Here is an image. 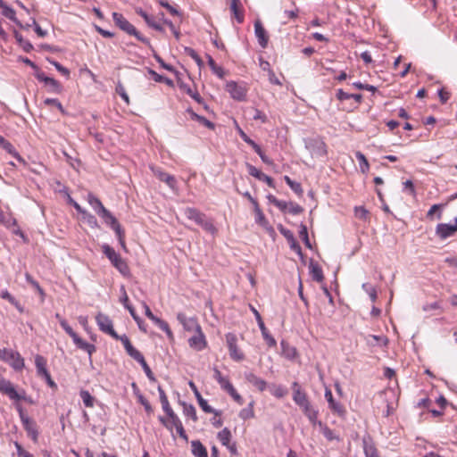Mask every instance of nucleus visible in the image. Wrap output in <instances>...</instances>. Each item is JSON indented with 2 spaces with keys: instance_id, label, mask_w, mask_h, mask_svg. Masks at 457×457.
I'll use <instances>...</instances> for the list:
<instances>
[{
  "instance_id": "obj_17",
  "label": "nucleus",
  "mask_w": 457,
  "mask_h": 457,
  "mask_svg": "<svg viewBox=\"0 0 457 457\" xmlns=\"http://www.w3.org/2000/svg\"><path fill=\"white\" fill-rule=\"evenodd\" d=\"M98 216L104 220V222L109 226L114 232L121 229V226L112 213L107 210H102Z\"/></svg>"
},
{
  "instance_id": "obj_36",
  "label": "nucleus",
  "mask_w": 457,
  "mask_h": 457,
  "mask_svg": "<svg viewBox=\"0 0 457 457\" xmlns=\"http://www.w3.org/2000/svg\"><path fill=\"white\" fill-rule=\"evenodd\" d=\"M269 389L270 394L278 399L287 395V389L281 385L271 384L269 386Z\"/></svg>"
},
{
  "instance_id": "obj_52",
  "label": "nucleus",
  "mask_w": 457,
  "mask_h": 457,
  "mask_svg": "<svg viewBox=\"0 0 457 457\" xmlns=\"http://www.w3.org/2000/svg\"><path fill=\"white\" fill-rule=\"evenodd\" d=\"M198 404L201 407V409L206 413H213L216 416H220L221 414L220 411H217L213 409L212 406H210L205 399L200 401V403Z\"/></svg>"
},
{
  "instance_id": "obj_58",
  "label": "nucleus",
  "mask_w": 457,
  "mask_h": 457,
  "mask_svg": "<svg viewBox=\"0 0 457 457\" xmlns=\"http://www.w3.org/2000/svg\"><path fill=\"white\" fill-rule=\"evenodd\" d=\"M60 325L72 339L78 335L76 332H74V330L71 328V327L69 325L66 320H61Z\"/></svg>"
},
{
  "instance_id": "obj_24",
  "label": "nucleus",
  "mask_w": 457,
  "mask_h": 457,
  "mask_svg": "<svg viewBox=\"0 0 457 457\" xmlns=\"http://www.w3.org/2000/svg\"><path fill=\"white\" fill-rule=\"evenodd\" d=\"M241 5L242 4L240 0H230V11L239 24L243 23L245 19Z\"/></svg>"
},
{
  "instance_id": "obj_15",
  "label": "nucleus",
  "mask_w": 457,
  "mask_h": 457,
  "mask_svg": "<svg viewBox=\"0 0 457 457\" xmlns=\"http://www.w3.org/2000/svg\"><path fill=\"white\" fill-rule=\"evenodd\" d=\"M226 90L233 99L242 101L245 98V89L235 81L228 82L226 84Z\"/></svg>"
},
{
  "instance_id": "obj_40",
  "label": "nucleus",
  "mask_w": 457,
  "mask_h": 457,
  "mask_svg": "<svg viewBox=\"0 0 457 457\" xmlns=\"http://www.w3.org/2000/svg\"><path fill=\"white\" fill-rule=\"evenodd\" d=\"M218 439L224 446H228V444L231 441V432L228 428H224L222 430H220L217 435Z\"/></svg>"
},
{
  "instance_id": "obj_64",
  "label": "nucleus",
  "mask_w": 457,
  "mask_h": 457,
  "mask_svg": "<svg viewBox=\"0 0 457 457\" xmlns=\"http://www.w3.org/2000/svg\"><path fill=\"white\" fill-rule=\"evenodd\" d=\"M228 394L233 398L235 402H237L238 404L242 405L244 403L243 397L237 392L235 387L233 386L230 388V390L228 392Z\"/></svg>"
},
{
  "instance_id": "obj_37",
  "label": "nucleus",
  "mask_w": 457,
  "mask_h": 457,
  "mask_svg": "<svg viewBox=\"0 0 457 457\" xmlns=\"http://www.w3.org/2000/svg\"><path fill=\"white\" fill-rule=\"evenodd\" d=\"M25 279L39 294L41 301L43 302L45 300L46 294L44 289L38 284V282L35 280L29 273L25 274Z\"/></svg>"
},
{
  "instance_id": "obj_46",
  "label": "nucleus",
  "mask_w": 457,
  "mask_h": 457,
  "mask_svg": "<svg viewBox=\"0 0 457 457\" xmlns=\"http://www.w3.org/2000/svg\"><path fill=\"white\" fill-rule=\"evenodd\" d=\"M208 64H209L211 70L212 71V72L214 74H216L219 78L221 79L224 77L223 68L220 66H218L211 55H208Z\"/></svg>"
},
{
  "instance_id": "obj_53",
  "label": "nucleus",
  "mask_w": 457,
  "mask_h": 457,
  "mask_svg": "<svg viewBox=\"0 0 457 457\" xmlns=\"http://www.w3.org/2000/svg\"><path fill=\"white\" fill-rule=\"evenodd\" d=\"M149 73L152 75V77L155 82H164L169 86L173 85V81L170 79L163 77L153 70H150Z\"/></svg>"
},
{
  "instance_id": "obj_59",
  "label": "nucleus",
  "mask_w": 457,
  "mask_h": 457,
  "mask_svg": "<svg viewBox=\"0 0 457 457\" xmlns=\"http://www.w3.org/2000/svg\"><path fill=\"white\" fill-rule=\"evenodd\" d=\"M44 103L46 105H54L56 108H58V110H60L61 112H64V109L62 107V103L56 98H46L45 99Z\"/></svg>"
},
{
  "instance_id": "obj_10",
  "label": "nucleus",
  "mask_w": 457,
  "mask_h": 457,
  "mask_svg": "<svg viewBox=\"0 0 457 457\" xmlns=\"http://www.w3.org/2000/svg\"><path fill=\"white\" fill-rule=\"evenodd\" d=\"M457 232V217L454 218V224L439 223L436 228V235L442 240L453 237Z\"/></svg>"
},
{
  "instance_id": "obj_51",
  "label": "nucleus",
  "mask_w": 457,
  "mask_h": 457,
  "mask_svg": "<svg viewBox=\"0 0 457 457\" xmlns=\"http://www.w3.org/2000/svg\"><path fill=\"white\" fill-rule=\"evenodd\" d=\"M127 353L133 358L135 361H137L139 364L142 363L145 361L144 355L134 346L129 348L127 351Z\"/></svg>"
},
{
  "instance_id": "obj_14",
  "label": "nucleus",
  "mask_w": 457,
  "mask_h": 457,
  "mask_svg": "<svg viewBox=\"0 0 457 457\" xmlns=\"http://www.w3.org/2000/svg\"><path fill=\"white\" fill-rule=\"evenodd\" d=\"M151 169H152V171L154 172V176L157 179H159L162 182H165L170 189L176 190L177 180L173 175H170V174L162 170L160 168L152 167Z\"/></svg>"
},
{
  "instance_id": "obj_57",
  "label": "nucleus",
  "mask_w": 457,
  "mask_h": 457,
  "mask_svg": "<svg viewBox=\"0 0 457 457\" xmlns=\"http://www.w3.org/2000/svg\"><path fill=\"white\" fill-rule=\"evenodd\" d=\"M83 218L91 228H98L99 227L96 218L93 214L89 213L88 212H87L85 213V215H83Z\"/></svg>"
},
{
  "instance_id": "obj_41",
  "label": "nucleus",
  "mask_w": 457,
  "mask_h": 457,
  "mask_svg": "<svg viewBox=\"0 0 457 457\" xmlns=\"http://www.w3.org/2000/svg\"><path fill=\"white\" fill-rule=\"evenodd\" d=\"M2 148H4L8 154L12 155L18 162H21L23 164L25 163L24 159L20 155V154L16 151L14 146L9 141H7L2 146Z\"/></svg>"
},
{
  "instance_id": "obj_31",
  "label": "nucleus",
  "mask_w": 457,
  "mask_h": 457,
  "mask_svg": "<svg viewBox=\"0 0 457 457\" xmlns=\"http://www.w3.org/2000/svg\"><path fill=\"white\" fill-rule=\"evenodd\" d=\"M149 320H151L160 329L165 332L168 337L171 338L173 337L172 331L170 330L169 324L165 320L158 318L154 314Z\"/></svg>"
},
{
  "instance_id": "obj_3",
  "label": "nucleus",
  "mask_w": 457,
  "mask_h": 457,
  "mask_svg": "<svg viewBox=\"0 0 457 457\" xmlns=\"http://www.w3.org/2000/svg\"><path fill=\"white\" fill-rule=\"evenodd\" d=\"M102 251L109 259L114 268H116L121 275L127 277L129 275V268L126 261L115 252V250L107 244L102 245Z\"/></svg>"
},
{
  "instance_id": "obj_8",
  "label": "nucleus",
  "mask_w": 457,
  "mask_h": 457,
  "mask_svg": "<svg viewBox=\"0 0 457 457\" xmlns=\"http://www.w3.org/2000/svg\"><path fill=\"white\" fill-rule=\"evenodd\" d=\"M96 320L101 331L110 335L112 337H118V334L113 329L112 321L107 315L98 313Z\"/></svg>"
},
{
  "instance_id": "obj_9",
  "label": "nucleus",
  "mask_w": 457,
  "mask_h": 457,
  "mask_svg": "<svg viewBox=\"0 0 457 457\" xmlns=\"http://www.w3.org/2000/svg\"><path fill=\"white\" fill-rule=\"evenodd\" d=\"M251 310L256 319V321H257L258 327L262 332V337L264 338V340L266 341V343L268 344L269 346H270V347L275 346L277 345V342H276L275 338L269 333V331H268L267 328L265 327V324L262 319L261 314L253 306H251Z\"/></svg>"
},
{
  "instance_id": "obj_48",
  "label": "nucleus",
  "mask_w": 457,
  "mask_h": 457,
  "mask_svg": "<svg viewBox=\"0 0 457 457\" xmlns=\"http://www.w3.org/2000/svg\"><path fill=\"white\" fill-rule=\"evenodd\" d=\"M115 92L123 99V101L129 104V97L126 92V89L120 81H118L115 87Z\"/></svg>"
},
{
  "instance_id": "obj_43",
  "label": "nucleus",
  "mask_w": 457,
  "mask_h": 457,
  "mask_svg": "<svg viewBox=\"0 0 457 457\" xmlns=\"http://www.w3.org/2000/svg\"><path fill=\"white\" fill-rule=\"evenodd\" d=\"M254 212H255V222L259 224L261 227L267 226L269 224L268 220L264 216L262 211L260 209L259 204H256L254 207Z\"/></svg>"
},
{
  "instance_id": "obj_28",
  "label": "nucleus",
  "mask_w": 457,
  "mask_h": 457,
  "mask_svg": "<svg viewBox=\"0 0 457 457\" xmlns=\"http://www.w3.org/2000/svg\"><path fill=\"white\" fill-rule=\"evenodd\" d=\"M0 8L2 9V14L9 20L14 21L17 25L21 27V23L16 18L15 11L8 6L4 0H0Z\"/></svg>"
},
{
  "instance_id": "obj_63",
  "label": "nucleus",
  "mask_w": 457,
  "mask_h": 457,
  "mask_svg": "<svg viewBox=\"0 0 457 457\" xmlns=\"http://www.w3.org/2000/svg\"><path fill=\"white\" fill-rule=\"evenodd\" d=\"M140 365L142 366L146 377L148 378L149 380L154 382L156 379H155V377L154 375V373L152 372L149 365L147 364V362L145 361V360L140 363Z\"/></svg>"
},
{
  "instance_id": "obj_27",
  "label": "nucleus",
  "mask_w": 457,
  "mask_h": 457,
  "mask_svg": "<svg viewBox=\"0 0 457 457\" xmlns=\"http://www.w3.org/2000/svg\"><path fill=\"white\" fill-rule=\"evenodd\" d=\"M191 452L195 457H208L206 447L199 441H191Z\"/></svg>"
},
{
  "instance_id": "obj_62",
  "label": "nucleus",
  "mask_w": 457,
  "mask_h": 457,
  "mask_svg": "<svg viewBox=\"0 0 457 457\" xmlns=\"http://www.w3.org/2000/svg\"><path fill=\"white\" fill-rule=\"evenodd\" d=\"M278 229L286 237L287 242L293 241V238H295L293 232L291 230L286 228L282 224H279L278 226Z\"/></svg>"
},
{
  "instance_id": "obj_47",
  "label": "nucleus",
  "mask_w": 457,
  "mask_h": 457,
  "mask_svg": "<svg viewBox=\"0 0 457 457\" xmlns=\"http://www.w3.org/2000/svg\"><path fill=\"white\" fill-rule=\"evenodd\" d=\"M182 405L184 415L187 417H190L194 421H196L197 416L195 406L192 404H187L186 403H183Z\"/></svg>"
},
{
  "instance_id": "obj_50",
  "label": "nucleus",
  "mask_w": 457,
  "mask_h": 457,
  "mask_svg": "<svg viewBox=\"0 0 457 457\" xmlns=\"http://www.w3.org/2000/svg\"><path fill=\"white\" fill-rule=\"evenodd\" d=\"M299 237L303 241L304 245L308 248L312 247L310 240H309V237H308L307 227H306V225H304L303 223H301V225H300Z\"/></svg>"
},
{
  "instance_id": "obj_19",
  "label": "nucleus",
  "mask_w": 457,
  "mask_h": 457,
  "mask_svg": "<svg viewBox=\"0 0 457 457\" xmlns=\"http://www.w3.org/2000/svg\"><path fill=\"white\" fill-rule=\"evenodd\" d=\"M246 167L251 176L256 178L261 181L265 182L270 187H275L274 181L271 177L262 173L256 167L250 163H247Z\"/></svg>"
},
{
  "instance_id": "obj_29",
  "label": "nucleus",
  "mask_w": 457,
  "mask_h": 457,
  "mask_svg": "<svg viewBox=\"0 0 457 457\" xmlns=\"http://www.w3.org/2000/svg\"><path fill=\"white\" fill-rule=\"evenodd\" d=\"M187 112L190 115L191 120L197 121L201 125L210 129H214L215 125L211 120H207L205 117L198 115L192 109H187Z\"/></svg>"
},
{
  "instance_id": "obj_16",
  "label": "nucleus",
  "mask_w": 457,
  "mask_h": 457,
  "mask_svg": "<svg viewBox=\"0 0 457 457\" xmlns=\"http://www.w3.org/2000/svg\"><path fill=\"white\" fill-rule=\"evenodd\" d=\"M306 146L313 156L319 157L327 154V145L322 140L312 139Z\"/></svg>"
},
{
  "instance_id": "obj_55",
  "label": "nucleus",
  "mask_w": 457,
  "mask_h": 457,
  "mask_svg": "<svg viewBox=\"0 0 457 457\" xmlns=\"http://www.w3.org/2000/svg\"><path fill=\"white\" fill-rule=\"evenodd\" d=\"M293 215H298L303 212V208L296 203L288 202L287 211Z\"/></svg>"
},
{
  "instance_id": "obj_54",
  "label": "nucleus",
  "mask_w": 457,
  "mask_h": 457,
  "mask_svg": "<svg viewBox=\"0 0 457 457\" xmlns=\"http://www.w3.org/2000/svg\"><path fill=\"white\" fill-rule=\"evenodd\" d=\"M252 117L254 120H260L262 123H265L268 120L266 114L256 108H252Z\"/></svg>"
},
{
  "instance_id": "obj_4",
  "label": "nucleus",
  "mask_w": 457,
  "mask_h": 457,
  "mask_svg": "<svg viewBox=\"0 0 457 457\" xmlns=\"http://www.w3.org/2000/svg\"><path fill=\"white\" fill-rule=\"evenodd\" d=\"M0 359L8 362L15 370H21L24 368V359L15 351L7 348H0Z\"/></svg>"
},
{
  "instance_id": "obj_20",
  "label": "nucleus",
  "mask_w": 457,
  "mask_h": 457,
  "mask_svg": "<svg viewBox=\"0 0 457 457\" xmlns=\"http://www.w3.org/2000/svg\"><path fill=\"white\" fill-rule=\"evenodd\" d=\"M293 400L300 407L309 402L306 393L297 382L292 384Z\"/></svg>"
},
{
  "instance_id": "obj_25",
  "label": "nucleus",
  "mask_w": 457,
  "mask_h": 457,
  "mask_svg": "<svg viewBox=\"0 0 457 457\" xmlns=\"http://www.w3.org/2000/svg\"><path fill=\"white\" fill-rule=\"evenodd\" d=\"M171 420V425L172 428H175L179 436L185 440L186 442L188 441V436L184 429L183 424L178 415L176 413L172 414L169 417Z\"/></svg>"
},
{
  "instance_id": "obj_12",
  "label": "nucleus",
  "mask_w": 457,
  "mask_h": 457,
  "mask_svg": "<svg viewBox=\"0 0 457 457\" xmlns=\"http://www.w3.org/2000/svg\"><path fill=\"white\" fill-rule=\"evenodd\" d=\"M177 320L183 326V328L188 332L200 331L201 326L195 317L187 318L185 313L179 312Z\"/></svg>"
},
{
  "instance_id": "obj_35",
  "label": "nucleus",
  "mask_w": 457,
  "mask_h": 457,
  "mask_svg": "<svg viewBox=\"0 0 457 457\" xmlns=\"http://www.w3.org/2000/svg\"><path fill=\"white\" fill-rule=\"evenodd\" d=\"M362 445L365 457L378 451L372 439L370 436H364L362 438Z\"/></svg>"
},
{
  "instance_id": "obj_23",
  "label": "nucleus",
  "mask_w": 457,
  "mask_h": 457,
  "mask_svg": "<svg viewBox=\"0 0 457 457\" xmlns=\"http://www.w3.org/2000/svg\"><path fill=\"white\" fill-rule=\"evenodd\" d=\"M22 426L24 429L26 430L28 436L34 441L37 442L38 437V431L37 428L36 422L31 419H24L23 421H21Z\"/></svg>"
},
{
  "instance_id": "obj_1",
  "label": "nucleus",
  "mask_w": 457,
  "mask_h": 457,
  "mask_svg": "<svg viewBox=\"0 0 457 457\" xmlns=\"http://www.w3.org/2000/svg\"><path fill=\"white\" fill-rule=\"evenodd\" d=\"M183 213L188 220H194L206 232L212 235H215L217 233V228L213 222L210 219H207L206 215L196 208L187 207L183 210Z\"/></svg>"
},
{
  "instance_id": "obj_2",
  "label": "nucleus",
  "mask_w": 457,
  "mask_h": 457,
  "mask_svg": "<svg viewBox=\"0 0 457 457\" xmlns=\"http://www.w3.org/2000/svg\"><path fill=\"white\" fill-rule=\"evenodd\" d=\"M112 20L115 25L127 34L130 36H134L137 40L142 42L143 44L151 46L150 40L141 35L137 29L121 14L119 12H112Z\"/></svg>"
},
{
  "instance_id": "obj_7",
  "label": "nucleus",
  "mask_w": 457,
  "mask_h": 457,
  "mask_svg": "<svg viewBox=\"0 0 457 457\" xmlns=\"http://www.w3.org/2000/svg\"><path fill=\"white\" fill-rule=\"evenodd\" d=\"M226 342H227V345H228L229 355H230L231 359H233L237 361H242L244 359L245 355L242 352H240V350L237 347V336L233 333H228L226 335Z\"/></svg>"
},
{
  "instance_id": "obj_6",
  "label": "nucleus",
  "mask_w": 457,
  "mask_h": 457,
  "mask_svg": "<svg viewBox=\"0 0 457 457\" xmlns=\"http://www.w3.org/2000/svg\"><path fill=\"white\" fill-rule=\"evenodd\" d=\"M0 392L6 395L11 400H21L25 398V392L18 393L13 384L0 375Z\"/></svg>"
},
{
  "instance_id": "obj_18",
  "label": "nucleus",
  "mask_w": 457,
  "mask_h": 457,
  "mask_svg": "<svg viewBox=\"0 0 457 457\" xmlns=\"http://www.w3.org/2000/svg\"><path fill=\"white\" fill-rule=\"evenodd\" d=\"M254 34L257 37L259 45L262 48L267 47L269 42V36L260 20H256L254 21Z\"/></svg>"
},
{
  "instance_id": "obj_56",
  "label": "nucleus",
  "mask_w": 457,
  "mask_h": 457,
  "mask_svg": "<svg viewBox=\"0 0 457 457\" xmlns=\"http://www.w3.org/2000/svg\"><path fill=\"white\" fill-rule=\"evenodd\" d=\"M159 4L164 7L171 15L173 16H179L180 12L178 9H176L174 6L170 5L167 0H160Z\"/></svg>"
},
{
  "instance_id": "obj_38",
  "label": "nucleus",
  "mask_w": 457,
  "mask_h": 457,
  "mask_svg": "<svg viewBox=\"0 0 457 457\" xmlns=\"http://www.w3.org/2000/svg\"><path fill=\"white\" fill-rule=\"evenodd\" d=\"M355 157L359 162L360 170L362 173H367L370 170V163L365 155L361 152L358 151L355 153Z\"/></svg>"
},
{
  "instance_id": "obj_39",
  "label": "nucleus",
  "mask_w": 457,
  "mask_h": 457,
  "mask_svg": "<svg viewBox=\"0 0 457 457\" xmlns=\"http://www.w3.org/2000/svg\"><path fill=\"white\" fill-rule=\"evenodd\" d=\"M80 398L84 405L87 408H93L95 405L96 399L87 390H81L79 392Z\"/></svg>"
},
{
  "instance_id": "obj_21",
  "label": "nucleus",
  "mask_w": 457,
  "mask_h": 457,
  "mask_svg": "<svg viewBox=\"0 0 457 457\" xmlns=\"http://www.w3.org/2000/svg\"><path fill=\"white\" fill-rule=\"evenodd\" d=\"M245 378L261 392H263L267 388V382L253 372L245 373Z\"/></svg>"
},
{
  "instance_id": "obj_13",
  "label": "nucleus",
  "mask_w": 457,
  "mask_h": 457,
  "mask_svg": "<svg viewBox=\"0 0 457 457\" xmlns=\"http://www.w3.org/2000/svg\"><path fill=\"white\" fill-rule=\"evenodd\" d=\"M188 345L196 351H202L206 347L207 342L202 328L200 331L194 332V335L188 339Z\"/></svg>"
},
{
  "instance_id": "obj_22",
  "label": "nucleus",
  "mask_w": 457,
  "mask_h": 457,
  "mask_svg": "<svg viewBox=\"0 0 457 457\" xmlns=\"http://www.w3.org/2000/svg\"><path fill=\"white\" fill-rule=\"evenodd\" d=\"M75 345L80 349L87 353L89 361H92V354L96 351V347L93 344H89L80 338L78 335L72 339Z\"/></svg>"
},
{
  "instance_id": "obj_61",
  "label": "nucleus",
  "mask_w": 457,
  "mask_h": 457,
  "mask_svg": "<svg viewBox=\"0 0 457 457\" xmlns=\"http://www.w3.org/2000/svg\"><path fill=\"white\" fill-rule=\"evenodd\" d=\"M403 191L407 192V194L411 196H415L416 190L411 180H406L405 182H403Z\"/></svg>"
},
{
  "instance_id": "obj_34",
  "label": "nucleus",
  "mask_w": 457,
  "mask_h": 457,
  "mask_svg": "<svg viewBox=\"0 0 457 457\" xmlns=\"http://www.w3.org/2000/svg\"><path fill=\"white\" fill-rule=\"evenodd\" d=\"M310 273L313 280L317 282H321L324 278L322 269L319 264L311 262L310 264Z\"/></svg>"
},
{
  "instance_id": "obj_32",
  "label": "nucleus",
  "mask_w": 457,
  "mask_h": 457,
  "mask_svg": "<svg viewBox=\"0 0 457 457\" xmlns=\"http://www.w3.org/2000/svg\"><path fill=\"white\" fill-rule=\"evenodd\" d=\"M149 320H151L160 329L165 332L168 337L171 338L173 337L172 331L170 330L169 324L165 320L158 318L154 314Z\"/></svg>"
},
{
  "instance_id": "obj_11",
  "label": "nucleus",
  "mask_w": 457,
  "mask_h": 457,
  "mask_svg": "<svg viewBox=\"0 0 457 457\" xmlns=\"http://www.w3.org/2000/svg\"><path fill=\"white\" fill-rule=\"evenodd\" d=\"M325 398L328 403V408L334 414H337L339 417H345L346 414L345 408L342 403L337 402L332 395V392L329 388L326 387L325 389Z\"/></svg>"
},
{
  "instance_id": "obj_33",
  "label": "nucleus",
  "mask_w": 457,
  "mask_h": 457,
  "mask_svg": "<svg viewBox=\"0 0 457 457\" xmlns=\"http://www.w3.org/2000/svg\"><path fill=\"white\" fill-rule=\"evenodd\" d=\"M14 37L19 44V46L26 52L29 53L31 50H33L32 44L29 41L23 38L22 35L19 33L17 30L13 31Z\"/></svg>"
},
{
  "instance_id": "obj_60",
  "label": "nucleus",
  "mask_w": 457,
  "mask_h": 457,
  "mask_svg": "<svg viewBox=\"0 0 457 457\" xmlns=\"http://www.w3.org/2000/svg\"><path fill=\"white\" fill-rule=\"evenodd\" d=\"M50 63L53 64L55 69L63 76L69 78L70 76V71L65 68L64 66H62L60 62H56V61H50Z\"/></svg>"
},
{
  "instance_id": "obj_5",
  "label": "nucleus",
  "mask_w": 457,
  "mask_h": 457,
  "mask_svg": "<svg viewBox=\"0 0 457 457\" xmlns=\"http://www.w3.org/2000/svg\"><path fill=\"white\" fill-rule=\"evenodd\" d=\"M46 359L39 354L35 357V366L37 369V376L44 378L48 385L54 390L57 389V384L53 380L49 371L46 369Z\"/></svg>"
},
{
  "instance_id": "obj_30",
  "label": "nucleus",
  "mask_w": 457,
  "mask_h": 457,
  "mask_svg": "<svg viewBox=\"0 0 457 457\" xmlns=\"http://www.w3.org/2000/svg\"><path fill=\"white\" fill-rule=\"evenodd\" d=\"M87 201L97 215L102 212V210L105 209L100 199L92 193L87 194Z\"/></svg>"
},
{
  "instance_id": "obj_44",
  "label": "nucleus",
  "mask_w": 457,
  "mask_h": 457,
  "mask_svg": "<svg viewBox=\"0 0 457 457\" xmlns=\"http://www.w3.org/2000/svg\"><path fill=\"white\" fill-rule=\"evenodd\" d=\"M45 84L49 87V91L52 93L59 94L62 92V85L54 78H48Z\"/></svg>"
},
{
  "instance_id": "obj_49",
  "label": "nucleus",
  "mask_w": 457,
  "mask_h": 457,
  "mask_svg": "<svg viewBox=\"0 0 457 457\" xmlns=\"http://www.w3.org/2000/svg\"><path fill=\"white\" fill-rule=\"evenodd\" d=\"M362 289L369 295L370 300L374 303L377 300V290L376 288L370 285V283H363Z\"/></svg>"
},
{
  "instance_id": "obj_42",
  "label": "nucleus",
  "mask_w": 457,
  "mask_h": 457,
  "mask_svg": "<svg viewBox=\"0 0 457 457\" xmlns=\"http://www.w3.org/2000/svg\"><path fill=\"white\" fill-rule=\"evenodd\" d=\"M367 344L369 345L374 346L378 344H382L383 345H387V338L382 336L370 335L367 338Z\"/></svg>"
},
{
  "instance_id": "obj_45",
  "label": "nucleus",
  "mask_w": 457,
  "mask_h": 457,
  "mask_svg": "<svg viewBox=\"0 0 457 457\" xmlns=\"http://www.w3.org/2000/svg\"><path fill=\"white\" fill-rule=\"evenodd\" d=\"M239 417L244 420H249L254 417L253 402H251L247 407L242 409L239 412Z\"/></svg>"
},
{
  "instance_id": "obj_26",
  "label": "nucleus",
  "mask_w": 457,
  "mask_h": 457,
  "mask_svg": "<svg viewBox=\"0 0 457 457\" xmlns=\"http://www.w3.org/2000/svg\"><path fill=\"white\" fill-rule=\"evenodd\" d=\"M157 390L159 393L160 402L162 403L163 411L167 414L168 417L171 416L175 412L173 411L172 408L170 405L168 397H167L163 388L161 386H158Z\"/></svg>"
}]
</instances>
